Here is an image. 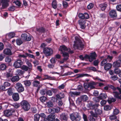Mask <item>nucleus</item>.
<instances>
[{"label":"nucleus","instance_id":"nucleus-18","mask_svg":"<svg viewBox=\"0 0 121 121\" xmlns=\"http://www.w3.org/2000/svg\"><path fill=\"white\" fill-rule=\"evenodd\" d=\"M60 53L61 54H62L63 56L64 57L63 58V60H66L68 59L69 55L68 53L64 52L63 53Z\"/></svg>","mask_w":121,"mask_h":121},{"label":"nucleus","instance_id":"nucleus-50","mask_svg":"<svg viewBox=\"0 0 121 121\" xmlns=\"http://www.w3.org/2000/svg\"><path fill=\"white\" fill-rule=\"evenodd\" d=\"M94 4L91 3H90L87 6V8L89 9H91L92 8Z\"/></svg>","mask_w":121,"mask_h":121},{"label":"nucleus","instance_id":"nucleus-57","mask_svg":"<svg viewBox=\"0 0 121 121\" xmlns=\"http://www.w3.org/2000/svg\"><path fill=\"white\" fill-rule=\"evenodd\" d=\"M119 110L117 109H115L113 110V114L114 115H117L119 113Z\"/></svg>","mask_w":121,"mask_h":121},{"label":"nucleus","instance_id":"nucleus-5","mask_svg":"<svg viewBox=\"0 0 121 121\" xmlns=\"http://www.w3.org/2000/svg\"><path fill=\"white\" fill-rule=\"evenodd\" d=\"M43 52L46 56H50L52 55L53 51L50 48H45L43 49Z\"/></svg>","mask_w":121,"mask_h":121},{"label":"nucleus","instance_id":"nucleus-45","mask_svg":"<svg viewBox=\"0 0 121 121\" xmlns=\"http://www.w3.org/2000/svg\"><path fill=\"white\" fill-rule=\"evenodd\" d=\"M39 83V82L37 81H35L33 82V86L35 87L37 86Z\"/></svg>","mask_w":121,"mask_h":121},{"label":"nucleus","instance_id":"nucleus-22","mask_svg":"<svg viewBox=\"0 0 121 121\" xmlns=\"http://www.w3.org/2000/svg\"><path fill=\"white\" fill-rule=\"evenodd\" d=\"M115 97L116 98L121 100V95H120L119 92L117 91H114L113 92Z\"/></svg>","mask_w":121,"mask_h":121},{"label":"nucleus","instance_id":"nucleus-40","mask_svg":"<svg viewBox=\"0 0 121 121\" xmlns=\"http://www.w3.org/2000/svg\"><path fill=\"white\" fill-rule=\"evenodd\" d=\"M5 76L7 78L6 80H8L9 78L12 77L13 75L11 73H7Z\"/></svg>","mask_w":121,"mask_h":121},{"label":"nucleus","instance_id":"nucleus-4","mask_svg":"<svg viewBox=\"0 0 121 121\" xmlns=\"http://www.w3.org/2000/svg\"><path fill=\"white\" fill-rule=\"evenodd\" d=\"M96 54L95 52H94L90 53L89 55H86L84 56V57L85 59H88L89 61L91 62L94 60L96 59Z\"/></svg>","mask_w":121,"mask_h":121},{"label":"nucleus","instance_id":"nucleus-64","mask_svg":"<svg viewBox=\"0 0 121 121\" xmlns=\"http://www.w3.org/2000/svg\"><path fill=\"white\" fill-rule=\"evenodd\" d=\"M47 94L49 96H51L52 95V91L49 90L47 91Z\"/></svg>","mask_w":121,"mask_h":121},{"label":"nucleus","instance_id":"nucleus-26","mask_svg":"<svg viewBox=\"0 0 121 121\" xmlns=\"http://www.w3.org/2000/svg\"><path fill=\"white\" fill-rule=\"evenodd\" d=\"M15 35V34L13 32H11L6 35V37H8L9 39L12 38Z\"/></svg>","mask_w":121,"mask_h":121},{"label":"nucleus","instance_id":"nucleus-47","mask_svg":"<svg viewBox=\"0 0 121 121\" xmlns=\"http://www.w3.org/2000/svg\"><path fill=\"white\" fill-rule=\"evenodd\" d=\"M7 92L9 95H12L13 93L12 88H9Z\"/></svg>","mask_w":121,"mask_h":121},{"label":"nucleus","instance_id":"nucleus-9","mask_svg":"<svg viewBox=\"0 0 121 121\" xmlns=\"http://www.w3.org/2000/svg\"><path fill=\"white\" fill-rule=\"evenodd\" d=\"M55 115L54 114H50L48 116L47 118L44 119V120L45 121H53L55 120Z\"/></svg>","mask_w":121,"mask_h":121},{"label":"nucleus","instance_id":"nucleus-12","mask_svg":"<svg viewBox=\"0 0 121 121\" xmlns=\"http://www.w3.org/2000/svg\"><path fill=\"white\" fill-rule=\"evenodd\" d=\"M78 22L81 28L82 29H84L85 28L86 26L85 24L86 23V21L83 20H80L78 21Z\"/></svg>","mask_w":121,"mask_h":121},{"label":"nucleus","instance_id":"nucleus-3","mask_svg":"<svg viewBox=\"0 0 121 121\" xmlns=\"http://www.w3.org/2000/svg\"><path fill=\"white\" fill-rule=\"evenodd\" d=\"M70 117L73 121H79L81 119V117L78 113H71L70 114Z\"/></svg>","mask_w":121,"mask_h":121},{"label":"nucleus","instance_id":"nucleus-38","mask_svg":"<svg viewBox=\"0 0 121 121\" xmlns=\"http://www.w3.org/2000/svg\"><path fill=\"white\" fill-rule=\"evenodd\" d=\"M95 113L98 115H100L102 113V111L101 110L97 108H96L95 109Z\"/></svg>","mask_w":121,"mask_h":121},{"label":"nucleus","instance_id":"nucleus-56","mask_svg":"<svg viewBox=\"0 0 121 121\" xmlns=\"http://www.w3.org/2000/svg\"><path fill=\"white\" fill-rule=\"evenodd\" d=\"M117 10L119 11H121V4L117 5L116 7Z\"/></svg>","mask_w":121,"mask_h":121},{"label":"nucleus","instance_id":"nucleus-49","mask_svg":"<svg viewBox=\"0 0 121 121\" xmlns=\"http://www.w3.org/2000/svg\"><path fill=\"white\" fill-rule=\"evenodd\" d=\"M104 110L108 111L110 110L111 109V108L109 106L106 105L104 107Z\"/></svg>","mask_w":121,"mask_h":121},{"label":"nucleus","instance_id":"nucleus-39","mask_svg":"<svg viewBox=\"0 0 121 121\" xmlns=\"http://www.w3.org/2000/svg\"><path fill=\"white\" fill-rule=\"evenodd\" d=\"M7 66L6 65L4 64H2L0 65V69L1 70H4L6 69Z\"/></svg>","mask_w":121,"mask_h":121},{"label":"nucleus","instance_id":"nucleus-37","mask_svg":"<svg viewBox=\"0 0 121 121\" xmlns=\"http://www.w3.org/2000/svg\"><path fill=\"white\" fill-rule=\"evenodd\" d=\"M52 7L54 9H56L57 8V3L56 1L54 0L52 3Z\"/></svg>","mask_w":121,"mask_h":121},{"label":"nucleus","instance_id":"nucleus-55","mask_svg":"<svg viewBox=\"0 0 121 121\" xmlns=\"http://www.w3.org/2000/svg\"><path fill=\"white\" fill-rule=\"evenodd\" d=\"M113 58V57L112 56H110L109 55H107V60H108L109 62L111 61Z\"/></svg>","mask_w":121,"mask_h":121},{"label":"nucleus","instance_id":"nucleus-63","mask_svg":"<svg viewBox=\"0 0 121 121\" xmlns=\"http://www.w3.org/2000/svg\"><path fill=\"white\" fill-rule=\"evenodd\" d=\"M14 3H15L16 5L18 6H21V3L18 0H17L16 1H15Z\"/></svg>","mask_w":121,"mask_h":121},{"label":"nucleus","instance_id":"nucleus-53","mask_svg":"<svg viewBox=\"0 0 121 121\" xmlns=\"http://www.w3.org/2000/svg\"><path fill=\"white\" fill-rule=\"evenodd\" d=\"M28 67L29 68V73L30 71L32 69V65L31 63L29 64L28 65Z\"/></svg>","mask_w":121,"mask_h":121},{"label":"nucleus","instance_id":"nucleus-23","mask_svg":"<svg viewBox=\"0 0 121 121\" xmlns=\"http://www.w3.org/2000/svg\"><path fill=\"white\" fill-rule=\"evenodd\" d=\"M107 96L106 94L105 93H101L98 96L99 99H105L106 98Z\"/></svg>","mask_w":121,"mask_h":121},{"label":"nucleus","instance_id":"nucleus-20","mask_svg":"<svg viewBox=\"0 0 121 121\" xmlns=\"http://www.w3.org/2000/svg\"><path fill=\"white\" fill-rule=\"evenodd\" d=\"M13 98V100L15 101L18 100L19 98V95L18 93H14L12 95Z\"/></svg>","mask_w":121,"mask_h":121},{"label":"nucleus","instance_id":"nucleus-2","mask_svg":"<svg viewBox=\"0 0 121 121\" xmlns=\"http://www.w3.org/2000/svg\"><path fill=\"white\" fill-rule=\"evenodd\" d=\"M21 105L22 108L25 111H28L30 108L29 104L27 101L25 100H23L21 102Z\"/></svg>","mask_w":121,"mask_h":121},{"label":"nucleus","instance_id":"nucleus-6","mask_svg":"<svg viewBox=\"0 0 121 121\" xmlns=\"http://www.w3.org/2000/svg\"><path fill=\"white\" fill-rule=\"evenodd\" d=\"M23 64V62L21 60L18 59L14 63L13 66L16 68H20Z\"/></svg>","mask_w":121,"mask_h":121},{"label":"nucleus","instance_id":"nucleus-60","mask_svg":"<svg viewBox=\"0 0 121 121\" xmlns=\"http://www.w3.org/2000/svg\"><path fill=\"white\" fill-rule=\"evenodd\" d=\"M88 119L90 121H95V119L91 115L89 116Z\"/></svg>","mask_w":121,"mask_h":121},{"label":"nucleus","instance_id":"nucleus-17","mask_svg":"<svg viewBox=\"0 0 121 121\" xmlns=\"http://www.w3.org/2000/svg\"><path fill=\"white\" fill-rule=\"evenodd\" d=\"M3 53L4 54L8 55H11L12 53L11 50L8 48L4 49L3 51Z\"/></svg>","mask_w":121,"mask_h":121},{"label":"nucleus","instance_id":"nucleus-32","mask_svg":"<svg viewBox=\"0 0 121 121\" xmlns=\"http://www.w3.org/2000/svg\"><path fill=\"white\" fill-rule=\"evenodd\" d=\"M46 105L48 108L52 107L54 106L53 103L52 102L51 100L49 101L48 102H47Z\"/></svg>","mask_w":121,"mask_h":121},{"label":"nucleus","instance_id":"nucleus-10","mask_svg":"<svg viewBox=\"0 0 121 121\" xmlns=\"http://www.w3.org/2000/svg\"><path fill=\"white\" fill-rule=\"evenodd\" d=\"M109 15L111 17L114 18H116L117 16L116 11L114 10H112L110 11Z\"/></svg>","mask_w":121,"mask_h":121},{"label":"nucleus","instance_id":"nucleus-43","mask_svg":"<svg viewBox=\"0 0 121 121\" xmlns=\"http://www.w3.org/2000/svg\"><path fill=\"white\" fill-rule=\"evenodd\" d=\"M21 36L22 40H26V38L27 37V34L26 33L22 34L21 35Z\"/></svg>","mask_w":121,"mask_h":121},{"label":"nucleus","instance_id":"nucleus-31","mask_svg":"<svg viewBox=\"0 0 121 121\" xmlns=\"http://www.w3.org/2000/svg\"><path fill=\"white\" fill-rule=\"evenodd\" d=\"M24 83L26 87L30 86L31 84V81L29 80H26L24 81Z\"/></svg>","mask_w":121,"mask_h":121},{"label":"nucleus","instance_id":"nucleus-36","mask_svg":"<svg viewBox=\"0 0 121 121\" xmlns=\"http://www.w3.org/2000/svg\"><path fill=\"white\" fill-rule=\"evenodd\" d=\"M82 99L83 101H86L88 99V97L86 95H83L81 96Z\"/></svg>","mask_w":121,"mask_h":121},{"label":"nucleus","instance_id":"nucleus-54","mask_svg":"<svg viewBox=\"0 0 121 121\" xmlns=\"http://www.w3.org/2000/svg\"><path fill=\"white\" fill-rule=\"evenodd\" d=\"M47 98L44 96H43L40 97V99L42 102H44L47 99Z\"/></svg>","mask_w":121,"mask_h":121},{"label":"nucleus","instance_id":"nucleus-42","mask_svg":"<svg viewBox=\"0 0 121 121\" xmlns=\"http://www.w3.org/2000/svg\"><path fill=\"white\" fill-rule=\"evenodd\" d=\"M108 62V60L107 59H105L102 60L101 62V65L102 66H103L105 65Z\"/></svg>","mask_w":121,"mask_h":121},{"label":"nucleus","instance_id":"nucleus-33","mask_svg":"<svg viewBox=\"0 0 121 121\" xmlns=\"http://www.w3.org/2000/svg\"><path fill=\"white\" fill-rule=\"evenodd\" d=\"M16 41L17 44L18 45H20L23 43L22 41L20 38L17 39Z\"/></svg>","mask_w":121,"mask_h":121},{"label":"nucleus","instance_id":"nucleus-24","mask_svg":"<svg viewBox=\"0 0 121 121\" xmlns=\"http://www.w3.org/2000/svg\"><path fill=\"white\" fill-rule=\"evenodd\" d=\"M112 65L110 63H108L105 65L104 68L105 70H108L110 69Z\"/></svg>","mask_w":121,"mask_h":121},{"label":"nucleus","instance_id":"nucleus-19","mask_svg":"<svg viewBox=\"0 0 121 121\" xmlns=\"http://www.w3.org/2000/svg\"><path fill=\"white\" fill-rule=\"evenodd\" d=\"M59 50L60 51L61 53H63L65 52L63 51H68V49L65 45L61 46L59 49Z\"/></svg>","mask_w":121,"mask_h":121},{"label":"nucleus","instance_id":"nucleus-7","mask_svg":"<svg viewBox=\"0 0 121 121\" xmlns=\"http://www.w3.org/2000/svg\"><path fill=\"white\" fill-rule=\"evenodd\" d=\"M15 87L19 92H21L24 91V87L20 83H16L15 84Z\"/></svg>","mask_w":121,"mask_h":121},{"label":"nucleus","instance_id":"nucleus-28","mask_svg":"<svg viewBox=\"0 0 121 121\" xmlns=\"http://www.w3.org/2000/svg\"><path fill=\"white\" fill-rule=\"evenodd\" d=\"M80 93L79 92L75 91L72 92L71 91L69 92V95L71 96H73V95H80Z\"/></svg>","mask_w":121,"mask_h":121},{"label":"nucleus","instance_id":"nucleus-16","mask_svg":"<svg viewBox=\"0 0 121 121\" xmlns=\"http://www.w3.org/2000/svg\"><path fill=\"white\" fill-rule=\"evenodd\" d=\"M108 6L107 3H102L100 4L99 6L101 10L102 11H104Z\"/></svg>","mask_w":121,"mask_h":121},{"label":"nucleus","instance_id":"nucleus-25","mask_svg":"<svg viewBox=\"0 0 121 121\" xmlns=\"http://www.w3.org/2000/svg\"><path fill=\"white\" fill-rule=\"evenodd\" d=\"M56 96L57 98L58 99H61L64 98L65 97L64 94L63 92H61L58 94L56 95Z\"/></svg>","mask_w":121,"mask_h":121},{"label":"nucleus","instance_id":"nucleus-44","mask_svg":"<svg viewBox=\"0 0 121 121\" xmlns=\"http://www.w3.org/2000/svg\"><path fill=\"white\" fill-rule=\"evenodd\" d=\"M82 118L84 121H88L87 116L84 113L82 114Z\"/></svg>","mask_w":121,"mask_h":121},{"label":"nucleus","instance_id":"nucleus-1","mask_svg":"<svg viewBox=\"0 0 121 121\" xmlns=\"http://www.w3.org/2000/svg\"><path fill=\"white\" fill-rule=\"evenodd\" d=\"M73 48L75 49H78L82 50L84 46V43L79 39H78L76 41H74Z\"/></svg>","mask_w":121,"mask_h":121},{"label":"nucleus","instance_id":"nucleus-51","mask_svg":"<svg viewBox=\"0 0 121 121\" xmlns=\"http://www.w3.org/2000/svg\"><path fill=\"white\" fill-rule=\"evenodd\" d=\"M117 117L114 115H113L110 116L109 117V119L111 120H113L116 119Z\"/></svg>","mask_w":121,"mask_h":121},{"label":"nucleus","instance_id":"nucleus-8","mask_svg":"<svg viewBox=\"0 0 121 121\" xmlns=\"http://www.w3.org/2000/svg\"><path fill=\"white\" fill-rule=\"evenodd\" d=\"M9 0H0V4L3 8H6L9 6Z\"/></svg>","mask_w":121,"mask_h":121},{"label":"nucleus","instance_id":"nucleus-48","mask_svg":"<svg viewBox=\"0 0 121 121\" xmlns=\"http://www.w3.org/2000/svg\"><path fill=\"white\" fill-rule=\"evenodd\" d=\"M93 101L95 103H98L99 102V99L98 96L93 98Z\"/></svg>","mask_w":121,"mask_h":121},{"label":"nucleus","instance_id":"nucleus-46","mask_svg":"<svg viewBox=\"0 0 121 121\" xmlns=\"http://www.w3.org/2000/svg\"><path fill=\"white\" fill-rule=\"evenodd\" d=\"M11 57L9 56L6 57L5 58V61L6 62L9 63L11 61Z\"/></svg>","mask_w":121,"mask_h":121},{"label":"nucleus","instance_id":"nucleus-62","mask_svg":"<svg viewBox=\"0 0 121 121\" xmlns=\"http://www.w3.org/2000/svg\"><path fill=\"white\" fill-rule=\"evenodd\" d=\"M13 106L16 108H17L20 107V105L19 104L16 103L13 104Z\"/></svg>","mask_w":121,"mask_h":121},{"label":"nucleus","instance_id":"nucleus-21","mask_svg":"<svg viewBox=\"0 0 121 121\" xmlns=\"http://www.w3.org/2000/svg\"><path fill=\"white\" fill-rule=\"evenodd\" d=\"M36 30L39 34H41L45 32V29L44 28L42 27L39 28H36Z\"/></svg>","mask_w":121,"mask_h":121},{"label":"nucleus","instance_id":"nucleus-11","mask_svg":"<svg viewBox=\"0 0 121 121\" xmlns=\"http://www.w3.org/2000/svg\"><path fill=\"white\" fill-rule=\"evenodd\" d=\"M14 111L12 110H7L4 111V114L7 117L10 116L12 115V113Z\"/></svg>","mask_w":121,"mask_h":121},{"label":"nucleus","instance_id":"nucleus-30","mask_svg":"<svg viewBox=\"0 0 121 121\" xmlns=\"http://www.w3.org/2000/svg\"><path fill=\"white\" fill-rule=\"evenodd\" d=\"M96 85V84L94 82L88 83V86H89V88H90L91 89L95 88V87L94 86Z\"/></svg>","mask_w":121,"mask_h":121},{"label":"nucleus","instance_id":"nucleus-15","mask_svg":"<svg viewBox=\"0 0 121 121\" xmlns=\"http://www.w3.org/2000/svg\"><path fill=\"white\" fill-rule=\"evenodd\" d=\"M113 66L116 68L120 67L121 66V60H118L114 62Z\"/></svg>","mask_w":121,"mask_h":121},{"label":"nucleus","instance_id":"nucleus-41","mask_svg":"<svg viewBox=\"0 0 121 121\" xmlns=\"http://www.w3.org/2000/svg\"><path fill=\"white\" fill-rule=\"evenodd\" d=\"M21 69L25 71H27L28 70H29V68L26 65H23L21 67Z\"/></svg>","mask_w":121,"mask_h":121},{"label":"nucleus","instance_id":"nucleus-27","mask_svg":"<svg viewBox=\"0 0 121 121\" xmlns=\"http://www.w3.org/2000/svg\"><path fill=\"white\" fill-rule=\"evenodd\" d=\"M77 76L76 77V78H77L84 76H91L90 75L87 73L80 74H77Z\"/></svg>","mask_w":121,"mask_h":121},{"label":"nucleus","instance_id":"nucleus-29","mask_svg":"<svg viewBox=\"0 0 121 121\" xmlns=\"http://www.w3.org/2000/svg\"><path fill=\"white\" fill-rule=\"evenodd\" d=\"M19 79V77L18 76H14L11 78V80L13 82H17Z\"/></svg>","mask_w":121,"mask_h":121},{"label":"nucleus","instance_id":"nucleus-58","mask_svg":"<svg viewBox=\"0 0 121 121\" xmlns=\"http://www.w3.org/2000/svg\"><path fill=\"white\" fill-rule=\"evenodd\" d=\"M114 72L116 74L119 75L121 72V71L118 69H114Z\"/></svg>","mask_w":121,"mask_h":121},{"label":"nucleus","instance_id":"nucleus-61","mask_svg":"<svg viewBox=\"0 0 121 121\" xmlns=\"http://www.w3.org/2000/svg\"><path fill=\"white\" fill-rule=\"evenodd\" d=\"M25 54L27 55V56H28L30 58H32L33 59L35 58V57L33 55H31L30 54H29L28 53H25Z\"/></svg>","mask_w":121,"mask_h":121},{"label":"nucleus","instance_id":"nucleus-35","mask_svg":"<svg viewBox=\"0 0 121 121\" xmlns=\"http://www.w3.org/2000/svg\"><path fill=\"white\" fill-rule=\"evenodd\" d=\"M40 116L39 114H35L34 116V120L35 121H39Z\"/></svg>","mask_w":121,"mask_h":121},{"label":"nucleus","instance_id":"nucleus-13","mask_svg":"<svg viewBox=\"0 0 121 121\" xmlns=\"http://www.w3.org/2000/svg\"><path fill=\"white\" fill-rule=\"evenodd\" d=\"M49 110L50 111L51 113H54L58 112L60 110V108L59 107H56L52 109L50 108L49 109Z\"/></svg>","mask_w":121,"mask_h":121},{"label":"nucleus","instance_id":"nucleus-14","mask_svg":"<svg viewBox=\"0 0 121 121\" xmlns=\"http://www.w3.org/2000/svg\"><path fill=\"white\" fill-rule=\"evenodd\" d=\"M68 117L67 115L64 113H62L60 115V119L61 120H64L65 121H67Z\"/></svg>","mask_w":121,"mask_h":121},{"label":"nucleus","instance_id":"nucleus-34","mask_svg":"<svg viewBox=\"0 0 121 121\" xmlns=\"http://www.w3.org/2000/svg\"><path fill=\"white\" fill-rule=\"evenodd\" d=\"M24 72L22 70L18 69L16 71V74L18 75H22L24 73Z\"/></svg>","mask_w":121,"mask_h":121},{"label":"nucleus","instance_id":"nucleus-52","mask_svg":"<svg viewBox=\"0 0 121 121\" xmlns=\"http://www.w3.org/2000/svg\"><path fill=\"white\" fill-rule=\"evenodd\" d=\"M111 78L112 80L113 81L116 80L118 78V77L117 75H114L111 76Z\"/></svg>","mask_w":121,"mask_h":121},{"label":"nucleus","instance_id":"nucleus-59","mask_svg":"<svg viewBox=\"0 0 121 121\" xmlns=\"http://www.w3.org/2000/svg\"><path fill=\"white\" fill-rule=\"evenodd\" d=\"M84 19H87L89 18V14L86 13H85L84 14Z\"/></svg>","mask_w":121,"mask_h":121}]
</instances>
